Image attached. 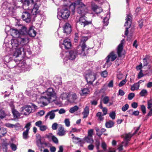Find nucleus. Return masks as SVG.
Returning a JSON list of instances; mask_svg holds the SVG:
<instances>
[{"instance_id":"1a4fd4ad","label":"nucleus","mask_w":152,"mask_h":152,"mask_svg":"<svg viewBox=\"0 0 152 152\" xmlns=\"http://www.w3.org/2000/svg\"><path fill=\"white\" fill-rule=\"evenodd\" d=\"M124 39L122 40L121 43L118 45L117 48V53L119 57L123 58L124 57V53L122 52L123 45L124 42Z\"/></svg>"},{"instance_id":"de8ad7c7","label":"nucleus","mask_w":152,"mask_h":152,"mask_svg":"<svg viewBox=\"0 0 152 152\" xmlns=\"http://www.w3.org/2000/svg\"><path fill=\"white\" fill-rule=\"evenodd\" d=\"M147 91L146 89H143L140 93V95L142 96L147 95Z\"/></svg>"},{"instance_id":"f704fd0d","label":"nucleus","mask_w":152,"mask_h":152,"mask_svg":"<svg viewBox=\"0 0 152 152\" xmlns=\"http://www.w3.org/2000/svg\"><path fill=\"white\" fill-rule=\"evenodd\" d=\"M139 86V84L137 83L132 86L131 89L132 91H134L138 89Z\"/></svg>"},{"instance_id":"7ed1b4c3","label":"nucleus","mask_w":152,"mask_h":152,"mask_svg":"<svg viewBox=\"0 0 152 152\" xmlns=\"http://www.w3.org/2000/svg\"><path fill=\"white\" fill-rule=\"evenodd\" d=\"M64 6L61 7L58 9L57 17L59 19L61 18L63 19H67L70 16V12L66 7V6L68 4L66 3V2H69V0H65L64 1Z\"/></svg>"},{"instance_id":"680f3d73","label":"nucleus","mask_w":152,"mask_h":152,"mask_svg":"<svg viewBox=\"0 0 152 152\" xmlns=\"http://www.w3.org/2000/svg\"><path fill=\"white\" fill-rule=\"evenodd\" d=\"M134 96V93H130L128 96V99L131 100L132 99Z\"/></svg>"},{"instance_id":"5701e85b","label":"nucleus","mask_w":152,"mask_h":152,"mask_svg":"<svg viewBox=\"0 0 152 152\" xmlns=\"http://www.w3.org/2000/svg\"><path fill=\"white\" fill-rule=\"evenodd\" d=\"M117 56L113 52H111L106 58L108 59L111 61H113L117 58Z\"/></svg>"},{"instance_id":"b1692460","label":"nucleus","mask_w":152,"mask_h":152,"mask_svg":"<svg viewBox=\"0 0 152 152\" xmlns=\"http://www.w3.org/2000/svg\"><path fill=\"white\" fill-rule=\"evenodd\" d=\"M105 14H106V16L104 18L103 24L104 25L107 26L108 23V20L110 18V13L108 12H106Z\"/></svg>"},{"instance_id":"4c0bfd02","label":"nucleus","mask_w":152,"mask_h":152,"mask_svg":"<svg viewBox=\"0 0 152 152\" xmlns=\"http://www.w3.org/2000/svg\"><path fill=\"white\" fill-rule=\"evenodd\" d=\"M106 62L104 65V67L108 68L111 65V61L107 58H106Z\"/></svg>"},{"instance_id":"f03ea898","label":"nucleus","mask_w":152,"mask_h":152,"mask_svg":"<svg viewBox=\"0 0 152 152\" xmlns=\"http://www.w3.org/2000/svg\"><path fill=\"white\" fill-rule=\"evenodd\" d=\"M69 7L70 10L73 13L76 8L77 13L80 15H85L88 12L87 6L80 1H78L72 3Z\"/></svg>"},{"instance_id":"473e14b6","label":"nucleus","mask_w":152,"mask_h":152,"mask_svg":"<svg viewBox=\"0 0 152 152\" xmlns=\"http://www.w3.org/2000/svg\"><path fill=\"white\" fill-rule=\"evenodd\" d=\"M57 134L60 136H63L65 134V131L64 130V128L63 127H60Z\"/></svg>"},{"instance_id":"6ab92c4d","label":"nucleus","mask_w":152,"mask_h":152,"mask_svg":"<svg viewBox=\"0 0 152 152\" xmlns=\"http://www.w3.org/2000/svg\"><path fill=\"white\" fill-rule=\"evenodd\" d=\"M14 49L15 50L14 51V53L13 55V56L15 58L21 55V52L24 51L23 48L21 47Z\"/></svg>"},{"instance_id":"2f4dec72","label":"nucleus","mask_w":152,"mask_h":152,"mask_svg":"<svg viewBox=\"0 0 152 152\" xmlns=\"http://www.w3.org/2000/svg\"><path fill=\"white\" fill-rule=\"evenodd\" d=\"M12 111L14 118H18L20 116V113L14 108H12Z\"/></svg>"},{"instance_id":"603ef678","label":"nucleus","mask_w":152,"mask_h":152,"mask_svg":"<svg viewBox=\"0 0 152 152\" xmlns=\"http://www.w3.org/2000/svg\"><path fill=\"white\" fill-rule=\"evenodd\" d=\"M44 82V80L42 78H39L37 80V86L42 85L43 83Z\"/></svg>"},{"instance_id":"7c9ffc66","label":"nucleus","mask_w":152,"mask_h":152,"mask_svg":"<svg viewBox=\"0 0 152 152\" xmlns=\"http://www.w3.org/2000/svg\"><path fill=\"white\" fill-rule=\"evenodd\" d=\"M83 140L87 142L92 144L94 142V140L93 139L92 137L87 136L85 137Z\"/></svg>"},{"instance_id":"e2e57ef3","label":"nucleus","mask_w":152,"mask_h":152,"mask_svg":"<svg viewBox=\"0 0 152 152\" xmlns=\"http://www.w3.org/2000/svg\"><path fill=\"white\" fill-rule=\"evenodd\" d=\"M108 75V73L106 71L102 72L101 73V76L103 77H106Z\"/></svg>"},{"instance_id":"864d4df0","label":"nucleus","mask_w":152,"mask_h":152,"mask_svg":"<svg viewBox=\"0 0 152 152\" xmlns=\"http://www.w3.org/2000/svg\"><path fill=\"white\" fill-rule=\"evenodd\" d=\"M129 107V105L127 104H126L122 107V110L125 112L128 109Z\"/></svg>"},{"instance_id":"774afa93","label":"nucleus","mask_w":152,"mask_h":152,"mask_svg":"<svg viewBox=\"0 0 152 152\" xmlns=\"http://www.w3.org/2000/svg\"><path fill=\"white\" fill-rule=\"evenodd\" d=\"M141 110L142 111L143 113L145 114L146 113V108L145 106L144 105H142L141 106Z\"/></svg>"},{"instance_id":"5fc2aeb1","label":"nucleus","mask_w":152,"mask_h":152,"mask_svg":"<svg viewBox=\"0 0 152 152\" xmlns=\"http://www.w3.org/2000/svg\"><path fill=\"white\" fill-rule=\"evenodd\" d=\"M151 107H152V99H151L148 101L147 108L148 109H150Z\"/></svg>"},{"instance_id":"f8f14e48","label":"nucleus","mask_w":152,"mask_h":152,"mask_svg":"<svg viewBox=\"0 0 152 152\" xmlns=\"http://www.w3.org/2000/svg\"><path fill=\"white\" fill-rule=\"evenodd\" d=\"M31 125L30 123H28L26 124L24 128H26V130L24 131L23 133V138L26 140L29 137L28 135V132L29 130L30 129V126Z\"/></svg>"},{"instance_id":"412c9836","label":"nucleus","mask_w":152,"mask_h":152,"mask_svg":"<svg viewBox=\"0 0 152 152\" xmlns=\"http://www.w3.org/2000/svg\"><path fill=\"white\" fill-rule=\"evenodd\" d=\"M33 26L29 28L28 32V34L31 37H34L36 35L37 32L34 30Z\"/></svg>"},{"instance_id":"4d7b16f0","label":"nucleus","mask_w":152,"mask_h":152,"mask_svg":"<svg viewBox=\"0 0 152 152\" xmlns=\"http://www.w3.org/2000/svg\"><path fill=\"white\" fill-rule=\"evenodd\" d=\"M109 116L112 119H114L115 118V113L114 111H113L109 114Z\"/></svg>"},{"instance_id":"a19ab883","label":"nucleus","mask_w":152,"mask_h":152,"mask_svg":"<svg viewBox=\"0 0 152 152\" xmlns=\"http://www.w3.org/2000/svg\"><path fill=\"white\" fill-rule=\"evenodd\" d=\"M17 65V62L15 61H12L10 62L9 64V68H15V66H14L15 65Z\"/></svg>"},{"instance_id":"8fccbe9b","label":"nucleus","mask_w":152,"mask_h":152,"mask_svg":"<svg viewBox=\"0 0 152 152\" xmlns=\"http://www.w3.org/2000/svg\"><path fill=\"white\" fill-rule=\"evenodd\" d=\"M60 97L62 99H65L68 97V96L67 93H64L61 94Z\"/></svg>"},{"instance_id":"09e8293b","label":"nucleus","mask_w":152,"mask_h":152,"mask_svg":"<svg viewBox=\"0 0 152 152\" xmlns=\"http://www.w3.org/2000/svg\"><path fill=\"white\" fill-rule=\"evenodd\" d=\"M96 115L98 117V118L99 120L102 121L103 119V118L102 117L103 115L102 114L101 112H98L96 114Z\"/></svg>"},{"instance_id":"c03bdc74","label":"nucleus","mask_w":152,"mask_h":152,"mask_svg":"<svg viewBox=\"0 0 152 152\" xmlns=\"http://www.w3.org/2000/svg\"><path fill=\"white\" fill-rule=\"evenodd\" d=\"M50 85V82L49 81H45L43 83L42 86L46 88L49 87Z\"/></svg>"},{"instance_id":"a211bd4d","label":"nucleus","mask_w":152,"mask_h":152,"mask_svg":"<svg viewBox=\"0 0 152 152\" xmlns=\"http://www.w3.org/2000/svg\"><path fill=\"white\" fill-rule=\"evenodd\" d=\"M10 30L11 35L15 37V38H17L18 37H20L21 36H22L20 34V32L16 29L10 28Z\"/></svg>"},{"instance_id":"bf43d9fd","label":"nucleus","mask_w":152,"mask_h":152,"mask_svg":"<svg viewBox=\"0 0 152 152\" xmlns=\"http://www.w3.org/2000/svg\"><path fill=\"white\" fill-rule=\"evenodd\" d=\"M64 123L66 126L67 127H69L70 125V122L69 119L66 118L65 119Z\"/></svg>"},{"instance_id":"423d86ee","label":"nucleus","mask_w":152,"mask_h":152,"mask_svg":"<svg viewBox=\"0 0 152 152\" xmlns=\"http://www.w3.org/2000/svg\"><path fill=\"white\" fill-rule=\"evenodd\" d=\"M96 76L95 73L91 72L89 73L86 74L85 77L87 82L91 84L96 79Z\"/></svg>"},{"instance_id":"79ce46f5","label":"nucleus","mask_w":152,"mask_h":152,"mask_svg":"<svg viewBox=\"0 0 152 152\" xmlns=\"http://www.w3.org/2000/svg\"><path fill=\"white\" fill-rule=\"evenodd\" d=\"M5 125L6 127L10 128H14L17 127V125L16 124H13L9 123H6Z\"/></svg>"},{"instance_id":"bb28decb","label":"nucleus","mask_w":152,"mask_h":152,"mask_svg":"<svg viewBox=\"0 0 152 152\" xmlns=\"http://www.w3.org/2000/svg\"><path fill=\"white\" fill-rule=\"evenodd\" d=\"M89 113V108L88 106H86L84 109L82 114L83 115V118H85L87 117Z\"/></svg>"},{"instance_id":"49530a36","label":"nucleus","mask_w":152,"mask_h":152,"mask_svg":"<svg viewBox=\"0 0 152 152\" xmlns=\"http://www.w3.org/2000/svg\"><path fill=\"white\" fill-rule=\"evenodd\" d=\"M6 116V114L4 111L2 110H0V118L1 119L4 118Z\"/></svg>"},{"instance_id":"2eb2a0df","label":"nucleus","mask_w":152,"mask_h":152,"mask_svg":"<svg viewBox=\"0 0 152 152\" xmlns=\"http://www.w3.org/2000/svg\"><path fill=\"white\" fill-rule=\"evenodd\" d=\"M58 110L57 109L56 110H52L47 113V115H45V118L46 119H47L48 117L50 120L53 119L55 117V113L58 111Z\"/></svg>"},{"instance_id":"39448f33","label":"nucleus","mask_w":152,"mask_h":152,"mask_svg":"<svg viewBox=\"0 0 152 152\" xmlns=\"http://www.w3.org/2000/svg\"><path fill=\"white\" fill-rule=\"evenodd\" d=\"M33 5L34 8L31 11V13L33 15H36L39 13L40 11L39 9L40 5L39 2H37L34 3L33 0H25L24 2L23 5V7L25 8L26 6L31 7Z\"/></svg>"},{"instance_id":"e433bc0d","label":"nucleus","mask_w":152,"mask_h":152,"mask_svg":"<svg viewBox=\"0 0 152 152\" xmlns=\"http://www.w3.org/2000/svg\"><path fill=\"white\" fill-rule=\"evenodd\" d=\"M7 133V131L6 129L3 128H0V136H3Z\"/></svg>"},{"instance_id":"20e7f679","label":"nucleus","mask_w":152,"mask_h":152,"mask_svg":"<svg viewBox=\"0 0 152 152\" xmlns=\"http://www.w3.org/2000/svg\"><path fill=\"white\" fill-rule=\"evenodd\" d=\"M28 42V39L21 36L17 38H15L11 40V45L12 48L16 49L19 48L20 46H23Z\"/></svg>"},{"instance_id":"69168bd1","label":"nucleus","mask_w":152,"mask_h":152,"mask_svg":"<svg viewBox=\"0 0 152 152\" xmlns=\"http://www.w3.org/2000/svg\"><path fill=\"white\" fill-rule=\"evenodd\" d=\"M93 129H90L88 131V136L92 137Z\"/></svg>"},{"instance_id":"13d9d810","label":"nucleus","mask_w":152,"mask_h":152,"mask_svg":"<svg viewBox=\"0 0 152 152\" xmlns=\"http://www.w3.org/2000/svg\"><path fill=\"white\" fill-rule=\"evenodd\" d=\"M48 129L47 126L46 125H42L39 127V129L42 131H45Z\"/></svg>"},{"instance_id":"393cba45","label":"nucleus","mask_w":152,"mask_h":152,"mask_svg":"<svg viewBox=\"0 0 152 152\" xmlns=\"http://www.w3.org/2000/svg\"><path fill=\"white\" fill-rule=\"evenodd\" d=\"M92 9L97 14L100 13L102 11V10L101 7H99L97 6L95 4L92 5Z\"/></svg>"},{"instance_id":"cd10ccee","label":"nucleus","mask_w":152,"mask_h":152,"mask_svg":"<svg viewBox=\"0 0 152 152\" xmlns=\"http://www.w3.org/2000/svg\"><path fill=\"white\" fill-rule=\"evenodd\" d=\"M77 97L75 94H73L69 95L68 100L70 102H73L77 98Z\"/></svg>"},{"instance_id":"4468645a","label":"nucleus","mask_w":152,"mask_h":152,"mask_svg":"<svg viewBox=\"0 0 152 152\" xmlns=\"http://www.w3.org/2000/svg\"><path fill=\"white\" fill-rule=\"evenodd\" d=\"M82 16L79 19V22L80 23L83 27L86 26L90 24L91 23V21H88L86 19V18L84 16V15H81Z\"/></svg>"},{"instance_id":"c9c22d12","label":"nucleus","mask_w":152,"mask_h":152,"mask_svg":"<svg viewBox=\"0 0 152 152\" xmlns=\"http://www.w3.org/2000/svg\"><path fill=\"white\" fill-rule=\"evenodd\" d=\"M114 122L111 121L107 122L105 124L107 128H111L113 126Z\"/></svg>"},{"instance_id":"c85d7f7f","label":"nucleus","mask_w":152,"mask_h":152,"mask_svg":"<svg viewBox=\"0 0 152 152\" xmlns=\"http://www.w3.org/2000/svg\"><path fill=\"white\" fill-rule=\"evenodd\" d=\"M36 143L37 145L39 147H41L42 146L43 143L41 141V137L40 135H39L37 137L36 139Z\"/></svg>"},{"instance_id":"052dcab7","label":"nucleus","mask_w":152,"mask_h":152,"mask_svg":"<svg viewBox=\"0 0 152 152\" xmlns=\"http://www.w3.org/2000/svg\"><path fill=\"white\" fill-rule=\"evenodd\" d=\"M103 101L104 104H107L109 101V98L107 96H105L103 98Z\"/></svg>"},{"instance_id":"ddd939ff","label":"nucleus","mask_w":152,"mask_h":152,"mask_svg":"<svg viewBox=\"0 0 152 152\" xmlns=\"http://www.w3.org/2000/svg\"><path fill=\"white\" fill-rule=\"evenodd\" d=\"M31 15L28 12L25 11L23 13L22 18L26 22H30L31 20Z\"/></svg>"},{"instance_id":"ea45409f","label":"nucleus","mask_w":152,"mask_h":152,"mask_svg":"<svg viewBox=\"0 0 152 152\" xmlns=\"http://www.w3.org/2000/svg\"><path fill=\"white\" fill-rule=\"evenodd\" d=\"M88 38L87 36H82L81 39V44L83 45L84 44L85 45V42L87 40Z\"/></svg>"},{"instance_id":"f3484780","label":"nucleus","mask_w":152,"mask_h":152,"mask_svg":"<svg viewBox=\"0 0 152 152\" xmlns=\"http://www.w3.org/2000/svg\"><path fill=\"white\" fill-rule=\"evenodd\" d=\"M62 46L61 48H62L64 46L66 49H69L71 46V44L70 40L68 39H65L63 43L62 44Z\"/></svg>"},{"instance_id":"338daca9","label":"nucleus","mask_w":152,"mask_h":152,"mask_svg":"<svg viewBox=\"0 0 152 152\" xmlns=\"http://www.w3.org/2000/svg\"><path fill=\"white\" fill-rule=\"evenodd\" d=\"M58 124L56 123H53L52 126V128L53 129L55 130L57 129Z\"/></svg>"},{"instance_id":"4be33fe9","label":"nucleus","mask_w":152,"mask_h":152,"mask_svg":"<svg viewBox=\"0 0 152 152\" xmlns=\"http://www.w3.org/2000/svg\"><path fill=\"white\" fill-rule=\"evenodd\" d=\"M77 56L76 51L75 50H71L69 53V59L71 60L75 59Z\"/></svg>"},{"instance_id":"58836bf2","label":"nucleus","mask_w":152,"mask_h":152,"mask_svg":"<svg viewBox=\"0 0 152 152\" xmlns=\"http://www.w3.org/2000/svg\"><path fill=\"white\" fill-rule=\"evenodd\" d=\"M79 109V107L77 106H75L70 108L69 112L71 113H73L74 112L77 111Z\"/></svg>"},{"instance_id":"a18cd8bd","label":"nucleus","mask_w":152,"mask_h":152,"mask_svg":"<svg viewBox=\"0 0 152 152\" xmlns=\"http://www.w3.org/2000/svg\"><path fill=\"white\" fill-rule=\"evenodd\" d=\"M8 145V143L7 142V141L3 143L2 146L3 147V150L4 152H7V146Z\"/></svg>"},{"instance_id":"0eeeda50","label":"nucleus","mask_w":152,"mask_h":152,"mask_svg":"<svg viewBox=\"0 0 152 152\" xmlns=\"http://www.w3.org/2000/svg\"><path fill=\"white\" fill-rule=\"evenodd\" d=\"M126 19V21L125 23L124 26L127 27L126 28L125 34L126 35H127L128 33V29L130 27L132 24L131 15H127Z\"/></svg>"},{"instance_id":"aec40b11","label":"nucleus","mask_w":152,"mask_h":152,"mask_svg":"<svg viewBox=\"0 0 152 152\" xmlns=\"http://www.w3.org/2000/svg\"><path fill=\"white\" fill-rule=\"evenodd\" d=\"M64 32L66 34H70L71 31V26L68 23H66L63 27Z\"/></svg>"},{"instance_id":"3c124183","label":"nucleus","mask_w":152,"mask_h":152,"mask_svg":"<svg viewBox=\"0 0 152 152\" xmlns=\"http://www.w3.org/2000/svg\"><path fill=\"white\" fill-rule=\"evenodd\" d=\"M126 76L125 79L122 80L119 84L118 86L119 87H121V86H123L126 83L127 81V80L126 79Z\"/></svg>"},{"instance_id":"37998d69","label":"nucleus","mask_w":152,"mask_h":152,"mask_svg":"<svg viewBox=\"0 0 152 152\" xmlns=\"http://www.w3.org/2000/svg\"><path fill=\"white\" fill-rule=\"evenodd\" d=\"M133 135H132L130 133H129L128 134H125L124 137L126 141H128L130 139Z\"/></svg>"},{"instance_id":"6e6d98bb","label":"nucleus","mask_w":152,"mask_h":152,"mask_svg":"<svg viewBox=\"0 0 152 152\" xmlns=\"http://www.w3.org/2000/svg\"><path fill=\"white\" fill-rule=\"evenodd\" d=\"M10 146L12 150L13 151H15L16 150L17 147L13 143H11Z\"/></svg>"},{"instance_id":"a878e982","label":"nucleus","mask_w":152,"mask_h":152,"mask_svg":"<svg viewBox=\"0 0 152 152\" xmlns=\"http://www.w3.org/2000/svg\"><path fill=\"white\" fill-rule=\"evenodd\" d=\"M90 91L88 88L82 89L80 91V94L81 96H86L88 94Z\"/></svg>"},{"instance_id":"9b49d317","label":"nucleus","mask_w":152,"mask_h":152,"mask_svg":"<svg viewBox=\"0 0 152 152\" xmlns=\"http://www.w3.org/2000/svg\"><path fill=\"white\" fill-rule=\"evenodd\" d=\"M21 110V113L25 115H29L32 111V107L28 105L23 107Z\"/></svg>"},{"instance_id":"72a5a7b5","label":"nucleus","mask_w":152,"mask_h":152,"mask_svg":"<svg viewBox=\"0 0 152 152\" xmlns=\"http://www.w3.org/2000/svg\"><path fill=\"white\" fill-rule=\"evenodd\" d=\"M54 81L56 86L61 85L62 83L61 79L59 78H56L55 79Z\"/></svg>"},{"instance_id":"f257e3e1","label":"nucleus","mask_w":152,"mask_h":152,"mask_svg":"<svg viewBox=\"0 0 152 152\" xmlns=\"http://www.w3.org/2000/svg\"><path fill=\"white\" fill-rule=\"evenodd\" d=\"M56 98V93L53 88H49L45 92L42 93L39 98V101L40 103L45 106L47 105L48 103L55 101Z\"/></svg>"},{"instance_id":"c756f323","label":"nucleus","mask_w":152,"mask_h":152,"mask_svg":"<svg viewBox=\"0 0 152 152\" xmlns=\"http://www.w3.org/2000/svg\"><path fill=\"white\" fill-rule=\"evenodd\" d=\"M20 34L22 35V36L24 37L25 38H28L27 37H26L24 36V35L28 34L27 28L23 26L20 29Z\"/></svg>"},{"instance_id":"0e129e2a","label":"nucleus","mask_w":152,"mask_h":152,"mask_svg":"<svg viewBox=\"0 0 152 152\" xmlns=\"http://www.w3.org/2000/svg\"><path fill=\"white\" fill-rule=\"evenodd\" d=\"M42 122L41 121H39L35 123V125L36 126L39 128L42 125Z\"/></svg>"},{"instance_id":"9d476101","label":"nucleus","mask_w":152,"mask_h":152,"mask_svg":"<svg viewBox=\"0 0 152 152\" xmlns=\"http://www.w3.org/2000/svg\"><path fill=\"white\" fill-rule=\"evenodd\" d=\"M10 1H9L7 5V7L10 10H15L17 7L18 6L17 5V1H18L20 2L22 0H10Z\"/></svg>"},{"instance_id":"dca6fc26","label":"nucleus","mask_w":152,"mask_h":152,"mask_svg":"<svg viewBox=\"0 0 152 152\" xmlns=\"http://www.w3.org/2000/svg\"><path fill=\"white\" fill-rule=\"evenodd\" d=\"M19 63L17 61V65H15V69H17L20 70L24 68L26 66V64L24 61H19Z\"/></svg>"},{"instance_id":"6e6552de","label":"nucleus","mask_w":152,"mask_h":152,"mask_svg":"<svg viewBox=\"0 0 152 152\" xmlns=\"http://www.w3.org/2000/svg\"><path fill=\"white\" fill-rule=\"evenodd\" d=\"M86 46L84 44L83 45L79 46L78 48L77 53L82 56H85L86 54Z\"/></svg>"}]
</instances>
